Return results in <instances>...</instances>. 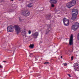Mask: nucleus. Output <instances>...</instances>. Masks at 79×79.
Returning a JSON list of instances; mask_svg holds the SVG:
<instances>
[{
  "mask_svg": "<svg viewBox=\"0 0 79 79\" xmlns=\"http://www.w3.org/2000/svg\"><path fill=\"white\" fill-rule=\"evenodd\" d=\"M72 13V17L71 19L72 20L74 21L77 18V15L78 14L77 10L76 9H73Z\"/></svg>",
  "mask_w": 79,
  "mask_h": 79,
  "instance_id": "f257e3e1",
  "label": "nucleus"
},
{
  "mask_svg": "<svg viewBox=\"0 0 79 79\" xmlns=\"http://www.w3.org/2000/svg\"><path fill=\"white\" fill-rule=\"evenodd\" d=\"M79 27V23H76L72 27V29H73L74 31H76V30Z\"/></svg>",
  "mask_w": 79,
  "mask_h": 79,
  "instance_id": "f03ea898",
  "label": "nucleus"
},
{
  "mask_svg": "<svg viewBox=\"0 0 79 79\" xmlns=\"http://www.w3.org/2000/svg\"><path fill=\"white\" fill-rule=\"evenodd\" d=\"M21 14L24 16H29L30 12L27 11H22L21 12Z\"/></svg>",
  "mask_w": 79,
  "mask_h": 79,
  "instance_id": "7ed1b4c3",
  "label": "nucleus"
},
{
  "mask_svg": "<svg viewBox=\"0 0 79 79\" xmlns=\"http://www.w3.org/2000/svg\"><path fill=\"white\" fill-rule=\"evenodd\" d=\"M63 22L65 26H69V20L65 18H64L63 19Z\"/></svg>",
  "mask_w": 79,
  "mask_h": 79,
  "instance_id": "20e7f679",
  "label": "nucleus"
},
{
  "mask_svg": "<svg viewBox=\"0 0 79 79\" xmlns=\"http://www.w3.org/2000/svg\"><path fill=\"white\" fill-rule=\"evenodd\" d=\"M73 44V35L71 34L69 40V45H72Z\"/></svg>",
  "mask_w": 79,
  "mask_h": 79,
  "instance_id": "39448f33",
  "label": "nucleus"
},
{
  "mask_svg": "<svg viewBox=\"0 0 79 79\" xmlns=\"http://www.w3.org/2000/svg\"><path fill=\"white\" fill-rule=\"evenodd\" d=\"M14 27L15 28V32H16L17 34H19V33L20 32V28L17 25L14 26Z\"/></svg>",
  "mask_w": 79,
  "mask_h": 79,
  "instance_id": "423d86ee",
  "label": "nucleus"
},
{
  "mask_svg": "<svg viewBox=\"0 0 79 79\" xmlns=\"http://www.w3.org/2000/svg\"><path fill=\"white\" fill-rule=\"evenodd\" d=\"M7 30L8 32H12L13 31V26L11 25L7 27Z\"/></svg>",
  "mask_w": 79,
  "mask_h": 79,
  "instance_id": "0eeeda50",
  "label": "nucleus"
},
{
  "mask_svg": "<svg viewBox=\"0 0 79 79\" xmlns=\"http://www.w3.org/2000/svg\"><path fill=\"white\" fill-rule=\"evenodd\" d=\"M75 65L73 66V67H74V69L76 71H79V66H78V64L76 63L75 64Z\"/></svg>",
  "mask_w": 79,
  "mask_h": 79,
  "instance_id": "6e6552de",
  "label": "nucleus"
},
{
  "mask_svg": "<svg viewBox=\"0 0 79 79\" xmlns=\"http://www.w3.org/2000/svg\"><path fill=\"white\" fill-rule=\"evenodd\" d=\"M39 35V32H36L32 35V36L35 38H37Z\"/></svg>",
  "mask_w": 79,
  "mask_h": 79,
  "instance_id": "1a4fd4ad",
  "label": "nucleus"
},
{
  "mask_svg": "<svg viewBox=\"0 0 79 79\" xmlns=\"http://www.w3.org/2000/svg\"><path fill=\"white\" fill-rule=\"evenodd\" d=\"M66 6L68 8H71V7H72V6H74V5H73L72 4L71 2H69L68 3H67Z\"/></svg>",
  "mask_w": 79,
  "mask_h": 79,
  "instance_id": "9d476101",
  "label": "nucleus"
},
{
  "mask_svg": "<svg viewBox=\"0 0 79 79\" xmlns=\"http://www.w3.org/2000/svg\"><path fill=\"white\" fill-rule=\"evenodd\" d=\"M57 1L58 0H50V2L51 4H56L57 3Z\"/></svg>",
  "mask_w": 79,
  "mask_h": 79,
  "instance_id": "9b49d317",
  "label": "nucleus"
},
{
  "mask_svg": "<svg viewBox=\"0 0 79 79\" xmlns=\"http://www.w3.org/2000/svg\"><path fill=\"white\" fill-rule=\"evenodd\" d=\"M23 35H23V37H26V31H25V29H24L23 31H22Z\"/></svg>",
  "mask_w": 79,
  "mask_h": 79,
  "instance_id": "f8f14e48",
  "label": "nucleus"
},
{
  "mask_svg": "<svg viewBox=\"0 0 79 79\" xmlns=\"http://www.w3.org/2000/svg\"><path fill=\"white\" fill-rule=\"evenodd\" d=\"M71 3L73 6L76 3V0H73L72 2H70Z\"/></svg>",
  "mask_w": 79,
  "mask_h": 79,
  "instance_id": "ddd939ff",
  "label": "nucleus"
},
{
  "mask_svg": "<svg viewBox=\"0 0 79 79\" xmlns=\"http://www.w3.org/2000/svg\"><path fill=\"white\" fill-rule=\"evenodd\" d=\"M50 30H51V28L50 27L48 28V29L46 31V34H48V32L50 31Z\"/></svg>",
  "mask_w": 79,
  "mask_h": 79,
  "instance_id": "4468645a",
  "label": "nucleus"
},
{
  "mask_svg": "<svg viewBox=\"0 0 79 79\" xmlns=\"http://www.w3.org/2000/svg\"><path fill=\"white\" fill-rule=\"evenodd\" d=\"M51 17L52 16H51L50 15H47V19H50V18H51Z\"/></svg>",
  "mask_w": 79,
  "mask_h": 79,
  "instance_id": "2eb2a0df",
  "label": "nucleus"
},
{
  "mask_svg": "<svg viewBox=\"0 0 79 79\" xmlns=\"http://www.w3.org/2000/svg\"><path fill=\"white\" fill-rule=\"evenodd\" d=\"M32 6H33V4L32 3H29L27 5V6L29 8H31V7H32Z\"/></svg>",
  "mask_w": 79,
  "mask_h": 79,
  "instance_id": "dca6fc26",
  "label": "nucleus"
},
{
  "mask_svg": "<svg viewBox=\"0 0 79 79\" xmlns=\"http://www.w3.org/2000/svg\"><path fill=\"white\" fill-rule=\"evenodd\" d=\"M30 48H32L34 47V45L33 44H30V45L29 46Z\"/></svg>",
  "mask_w": 79,
  "mask_h": 79,
  "instance_id": "f3484780",
  "label": "nucleus"
},
{
  "mask_svg": "<svg viewBox=\"0 0 79 79\" xmlns=\"http://www.w3.org/2000/svg\"><path fill=\"white\" fill-rule=\"evenodd\" d=\"M19 19L20 22H21L22 21V19H21V18H20V17H19Z\"/></svg>",
  "mask_w": 79,
  "mask_h": 79,
  "instance_id": "a211bd4d",
  "label": "nucleus"
},
{
  "mask_svg": "<svg viewBox=\"0 0 79 79\" xmlns=\"http://www.w3.org/2000/svg\"><path fill=\"white\" fill-rule=\"evenodd\" d=\"M28 34H31V31L29 30L28 31Z\"/></svg>",
  "mask_w": 79,
  "mask_h": 79,
  "instance_id": "6ab92c4d",
  "label": "nucleus"
},
{
  "mask_svg": "<svg viewBox=\"0 0 79 79\" xmlns=\"http://www.w3.org/2000/svg\"><path fill=\"white\" fill-rule=\"evenodd\" d=\"M48 63H49V62H46L44 63V64H48Z\"/></svg>",
  "mask_w": 79,
  "mask_h": 79,
  "instance_id": "aec40b11",
  "label": "nucleus"
},
{
  "mask_svg": "<svg viewBox=\"0 0 79 79\" xmlns=\"http://www.w3.org/2000/svg\"><path fill=\"white\" fill-rule=\"evenodd\" d=\"M77 39L78 40H79V33L78 34V36L77 37Z\"/></svg>",
  "mask_w": 79,
  "mask_h": 79,
  "instance_id": "412c9836",
  "label": "nucleus"
},
{
  "mask_svg": "<svg viewBox=\"0 0 79 79\" xmlns=\"http://www.w3.org/2000/svg\"><path fill=\"white\" fill-rule=\"evenodd\" d=\"M74 58V57H73V56H72L71 57V60H73V58Z\"/></svg>",
  "mask_w": 79,
  "mask_h": 79,
  "instance_id": "4be33fe9",
  "label": "nucleus"
},
{
  "mask_svg": "<svg viewBox=\"0 0 79 79\" xmlns=\"http://www.w3.org/2000/svg\"><path fill=\"white\" fill-rule=\"evenodd\" d=\"M52 7V8H53V7H55V5H54L53 4H52V6H51Z\"/></svg>",
  "mask_w": 79,
  "mask_h": 79,
  "instance_id": "5701e85b",
  "label": "nucleus"
},
{
  "mask_svg": "<svg viewBox=\"0 0 79 79\" xmlns=\"http://www.w3.org/2000/svg\"><path fill=\"white\" fill-rule=\"evenodd\" d=\"M67 65V64H66V63L64 64V66H66Z\"/></svg>",
  "mask_w": 79,
  "mask_h": 79,
  "instance_id": "b1692460",
  "label": "nucleus"
},
{
  "mask_svg": "<svg viewBox=\"0 0 79 79\" xmlns=\"http://www.w3.org/2000/svg\"><path fill=\"white\" fill-rule=\"evenodd\" d=\"M3 62H4V63H6V61H3Z\"/></svg>",
  "mask_w": 79,
  "mask_h": 79,
  "instance_id": "393cba45",
  "label": "nucleus"
},
{
  "mask_svg": "<svg viewBox=\"0 0 79 79\" xmlns=\"http://www.w3.org/2000/svg\"><path fill=\"white\" fill-rule=\"evenodd\" d=\"M68 75L69 77H71V75L70 74H68Z\"/></svg>",
  "mask_w": 79,
  "mask_h": 79,
  "instance_id": "a878e982",
  "label": "nucleus"
},
{
  "mask_svg": "<svg viewBox=\"0 0 79 79\" xmlns=\"http://www.w3.org/2000/svg\"><path fill=\"white\" fill-rule=\"evenodd\" d=\"M13 50V52H15V49H14V50Z\"/></svg>",
  "mask_w": 79,
  "mask_h": 79,
  "instance_id": "bb28decb",
  "label": "nucleus"
},
{
  "mask_svg": "<svg viewBox=\"0 0 79 79\" xmlns=\"http://www.w3.org/2000/svg\"><path fill=\"white\" fill-rule=\"evenodd\" d=\"M0 68H2V66H1V65H0Z\"/></svg>",
  "mask_w": 79,
  "mask_h": 79,
  "instance_id": "cd10ccee",
  "label": "nucleus"
},
{
  "mask_svg": "<svg viewBox=\"0 0 79 79\" xmlns=\"http://www.w3.org/2000/svg\"><path fill=\"white\" fill-rule=\"evenodd\" d=\"M60 58L61 59L63 58V56H61Z\"/></svg>",
  "mask_w": 79,
  "mask_h": 79,
  "instance_id": "c85d7f7f",
  "label": "nucleus"
},
{
  "mask_svg": "<svg viewBox=\"0 0 79 79\" xmlns=\"http://www.w3.org/2000/svg\"><path fill=\"white\" fill-rule=\"evenodd\" d=\"M11 1H13V0H11Z\"/></svg>",
  "mask_w": 79,
  "mask_h": 79,
  "instance_id": "c756f323",
  "label": "nucleus"
},
{
  "mask_svg": "<svg viewBox=\"0 0 79 79\" xmlns=\"http://www.w3.org/2000/svg\"><path fill=\"white\" fill-rule=\"evenodd\" d=\"M73 52V51L72 50V52Z\"/></svg>",
  "mask_w": 79,
  "mask_h": 79,
  "instance_id": "7c9ffc66",
  "label": "nucleus"
},
{
  "mask_svg": "<svg viewBox=\"0 0 79 79\" xmlns=\"http://www.w3.org/2000/svg\"><path fill=\"white\" fill-rule=\"evenodd\" d=\"M19 1H21V0H19Z\"/></svg>",
  "mask_w": 79,
  "mask_h": 79,
  "instance_id": "2f4dec72",
  "label": "nucleus"
},
{
  "mask_svg": "<svg viewBox=\"0 0 79 79\" xmlns=\"http://www.w3.org/2000/svg\"><path fill=\"white\" fill-rule=\"evenodd\" d=\"M13 48H12V49H13Z\"/></svg>",
  "mask_w": 79,
  "mask_h": 79,
  "instance_id": "473e14b6",
  "label": "nucleus"
}]
</instances>
